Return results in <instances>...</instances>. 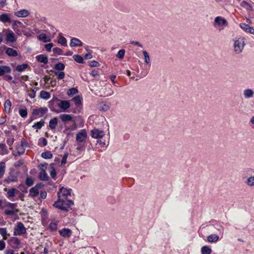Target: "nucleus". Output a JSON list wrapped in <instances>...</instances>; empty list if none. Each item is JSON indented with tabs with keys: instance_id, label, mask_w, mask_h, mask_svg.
<instances>
[{
	"instance_id": "22",
	"label": "nucleus",
	"mask_w": 254,
	"mask_h": 254,
	"mask_svg": "<svg viewBox=\"0 0 254 254\" xmlns=\"http://www.w3.org/2000/svg\"><path fill=\"white\" fill-rule=\"evenodd\" d=\"M26 144V142L23 141H21V144L16 147L17 154L18 155H21L24 153L25 149L24 148V145Z\"/></svg>"
},
{
	"instance_id": "39",
	"label": "nucleus",
	"mask_w": 254,
	"mask_h": 254,
	"mask_svg": "<svg viewBox=\"0 0 254 254\" xmlns=\"http://www.w3.org/2000/svg\"><path fill=\"white\" fill-rule=\"evenodd\" d=\"M5 170V164L3 162L0 163V178L3 176Z\"/></svg>"
},
{
	"instance_id": "32",
	"label": "nucleus",
	"mask_w": 254,
	"mask_h": 254,
	"mask_svg": "<svg viewBox=\"0 0 254 254\" xmlns=\"http://www.w3.org/2000/svg\"><path fill=\"white\" fill-rule=\"evenodd\" d=\"M240 5L248 10H252V5L245 0H243L240 3Z\"/></svg>"
},
{
	"instance_id": "34",
	"label": "nucleus",
	"mask_w": 254,
	"mask_h": 254,
	"mask_svg": "<svg viewBox=\"0 0 254 254\" xmlns=\"http://www.w3.org/2000/svg\"><path fill=\"white\" fill-rule=\"evenodd\" d=\"M40 98L44 99H48L50 98L51 95L50 93L48 92L45 91L44 90H42L40 93Z\"/></svg>"
},
{
	"instance_id": "1",
	"label": "nucleus",
	"mask_w": 254,
	"mask_h": 254,
	"mask_svg": "<svg viewBox=\"0 0 254 254\" xmlns=\"http://www.w3.org/2000/svg\"><path fill=\"white\" fill-rule=\"evenodd\" d=\"M49 107L51 111L60 113L64 111V100L54 98L49 102Z\"/></svg>"
},
{
	"instance_id": "57",
	"label": "nucleus",
	"mask_w": 254,
	"mask_h": 254,
	"mask_svg": "<svg viewBox=\"0 0 254 254\" xmlns=\"http://www.w3.org/2000/svg\"><path fill=\"white\" fill-rule=\"evenodd\" d=\"M60 160L58 158H56L54 160V163L50 164L51 168H53L54 165H60Z\"/></svg>"
},
{
	"instance_id": "48",
	"label": "nucleus",
	"mask_w": 254,
	"mask_h": 254,
	"mask_svg": "<svg viewBox=\"0 0 254 254\" xmlns=\"http://www.w3.org/2000/svg\"><path fill=\"white\" fill-rule=\"evenodd\" d=\"M54 69L55 70H64V64L59 63L55 64Z\"/></svg>"
},
{
	"instance_id": "63",
	"label": "nucleus",
	"mask_w": 254,
	"mask_h": 254,
	"mask_svg": "<svg viewBox=\"0 0 254 254\" xmlns=\"http://www.w3.org/2000/svg\"><path fill=\"white\" fill-rule=\"evenodd\" d=\"M53 47V44L52 43H49L48 44H46L45 46L46 50L48 52H50L51 51V49Z\"/></svg>"
},
{
	"instance_id": "23",
	"label": "nucleus",
	"mask_w": 254,
	"mask_h": 254,
	"mask_svg": "<svg viewBox=\"0 0 254 254\" xmlns=\"http://www.w3.org/2000/svg\"><path fill=\"white\" fill-rule=\"evenodd\" d=\"M37 61L39 62L46 64L48 62V57L45 55H39L36 57Z\"/></svg>"
},
{
	"instance_id": "19",
	"label": "nucleus",
	"mask_w": 254,
	"mask_h": 254,
	"mask_svg": "<svg viewBox=\"0 0 254 254\" xmlns=\"http://www.w3.org/2000/svg\"><path fill=\"white\" fill-rule=\"evenodd\" d=\"M82 45V42L77 38H72L70 40V46L71 47L81 46Z\"/></svg>"
},
{
	"instance_id": "46",
	"label": "nucleus",
	"mask_w": 254,
	"mask_h": 254,
	"mask_svg": "<svg viewBox=\"0 0 254 254\" xmlns=\"http://www.w3.org/2000/svg\"><path fill=\"white\" fill-rule=\"evenodd\" d=\"M125 54V50L124 49H122L118 51L117 54L116 55V57L120 59H122L124 58Z\"/></svg>"
},
{
	"instance_id": "6",
	"label": "nucleus",
	"mask_w": 254,
	"mask_h": 254,
	"mask_svg": "<svg viewBox=\"0 0 254 254\" xmlns=\"http://www.w3.org/2000/svg\"><path fill=\"white\" fill-rule=\"evenodd\" d=\"M245 45V40L243 38H239L235 40L234 43V50L235 52L238 54L242 53Z\"/></svg>"
},
{
	"instance_id": "15",
	"label": "nucleus",
	"mask_w": 254,
	"mask_h": 254,
	"mask_svg": "<svg viewBox=\"0 0 254 254\" xmlns=\"http://www.w3.org/2000/svg\"><path fill=\"white\" fill-rule=\"evenodd\" d=\"M5 40L7 42L14 43L16 41V38L15 36L14 33L12 31L9 30L6 34Z\"/></svg>"
},
{
	"instance_id": "45",
	"label": "nucleus",
	"mask_w": 254,
	"mask_h": 254,
	"mask_svg": "<svg viewBox=\"0 0 254 254\" xmlns=\"http://www.w3.org/2000/svg\"><path fill=\"white\" fill-rule=\"evenodd\" d=\"M51 71L54 72L55 74L58 76V78L59 79H64V71H60L59 70H52Z\"/></svg>"
},
{
	"instance_id": "53",
	"label": "nucleus",
	"mask_w": 254,
	"mask_h": 254,
	"mask_svg": "<svg viewBox=\"0 0 254 254\" xmlns=\"http://www.w3.org/2000/svg\"><path fill=\"white\" fill-rule=\"evenodd\" d=\"M72 231L68 229L64 228V238H69L72 235Z\"/></svg>"
},
{
	"instance_id": "41",
	"label": "nucleus",
	"mask_w": 254,
	"mask_h": 254,
	"mask_svg": "<svg viewBox=\"0 0 254 254\" xmlns=\"http://www.w3.org/2000/svg\"><path fill=\"white\" fill-rule=\"evenodd\" d=\"M12 78H13V77L11 75H10L9 74H5L3 77V79L4 80L8 81V82L11 81L12 83L16 84V82L14 80H12Z\"/></svg>"
},
{
	"instance_id": "10",
	"label": "nucleus",
	"mask_w": 254,
	"mask_h": 254,
	"mask_svg": "<svg viewBox=\"0 0 254 254\" xmlns=\"http://www.w3.org/2000/svg\"><path fill=\"white\" fill-rule=\"evenodd\" d=\"M226 25H227V22L224 18L221 16H217L215 17L213 24V26L215 27H216L217 26L222 27L223 26Z\"/></svg>"
},
{
	"instance_id": "56",
	"label": "nucleus",
	"mask_w": 254,
	"mask_h": 254,
	"mask_svg": "<svg viewBox=\"0 0 254 254\" xmlns=\"http://www.w3.org/2000/svg\"><path fill=\"white\" fill-rule=\"evenodd\" d=\"M53 51L55 54L59 55H62L63 50L59 48H54Z\"/></svg>"
},
{
	"instance_id": "64",
	"label": "nucleus",
	"mask_w": 254,
	"mask_h": 254,
	"mask_svg": "<svg viewBox=\"0 0 254 254\" xmlns=\"http://www.w3.org/2000/svg\"><path fill=\"white\" fill-rule=\"evenodd\" d=\"M47 193L45 190H42L40 192V198L45 199L47 197Z\"/></svg>"
},
{
	"instance_id": "30",
	"label": "nucleus",
	"mask_w": 254,
	"mask_h": 254,
	"mask_svg": "<svg viewBox=\"0 0 254 254\" xmlns=\"http://www.w3.org/2000/svg\"><path fill=\"white\" fill-rule=\"evenodd\" d=\"M219 237L216 234L209 235L207 238V240L209 243H215L218 241Z\"/></svg>"
},
{
	"instance_id": "11",
	"label": "nucleus",
	"mask_w": 254,
	"mask_h": 254,
	"mask_svg": "<svg viewBox=\"0 0 254 254\" xmlns=\"http://www.w3.org/2000/svg\"><path fill=\"white\" fill-rule=\"evenodd\" d=\"M48 111L46 107H41L38 109H34L32 111V115L33 116H39V117L43 116Z\"/></svg>"
},
{
	"instance_id": "58",
	"label": "nucleus",
	"mask_w": 254,
	"mask_h": 254,
	"mask_svg": "<svg viewBox=\"0 0 254 254\" xmlns=\"http://www.w3.org/2000/svg\"><path fill=\"white\" fill-rule=\"evenodd\" d=\"M14 141V139L13 136H12L11 138L9 137L7 138L6 143L9 146H11L13 144Z\"/></svg>"
},
{
	"instance_id": "38",
	"label": "nucleus",
	"mask_w": 254,
	"mask_h": 254,
	"mask_svg": "<svg viewBox=\"0 0 254 254\" xmlns=\"http://www.w3.org/2000/svg\"><path fill=\"white\" fill-rule=\"evenodd\" d=\"M246 183L249 187H254V175L249 177Z\"/></svg>"
},
{
	"instance_id": "44",
	"label": "nucleus",
	"mask_w": 254,
	"mask_h": 254,
	"mask_svg": "<svg viewBox=\"0 0 254 254\" xmlns=\"http://www.w3.org/2000/svg\"><path fill=\"white\" fill-rule=\"evenodd\" d=\"M144 57V62L146 64H150V59L148 53L146 51H143L142 52Z\"/></svg>"
},
{
	"instance_id": "24",
	"label": "nucleus",
	"mask_w": 254,
	"mask_h": 254,
	"mask_svg": "<svg viewBox=\"0 0 254 254\" xmlns=\"http://www.w3.org/2000/svg\"><path fill=\"white\" fill-rule=\"evenodd\" d=\"M243 95L245 98H250L254 96V91L251 89H246L243 91Z\"/></svg>"
},
{
	"instance_id": "47",
	"label": "nucleus",
	"mask_w": 254,
	"mask_h": 254,
	"mask_svg": "<svg viewBox=\"0 0 254 254\" xmlns=\"http://www.w3.org/2000/svg\"><path fill=\"white\" fill-rule=\"evenodd\" d=\"M19 113L22 118H26L27 116V111L26 109H21L19 110Z\"/></svg>"
},
{
	"instance_id": "14",
	"label": "nucleus",
	"mask_w": 254,
	"mask_h": 254,
	"mask_svg": "<svg viewBox=\"0 0 254 254\" xmlns=\"http://www.w3.org/2000/svg\"><path fill=\"white\" fill-rule=\"evenodd\" d=\"M11 71V68L10 66L8 65H0V76L10 73Z\"/></svg>"
},
{
	"instance_id": "25",
	"label": "nucleus",
	"mask_w": 254,
	"mask_h": 254,
	"mask_svg": "<svg viewBox=\"0 0 254 254\" xmlns=\"http://www.w3.org/2000/svg\"><path fill=\"white\" fill-rule=\"evenodd\" d=\"M39 191L36 188L32 187L29 190V196L32 197H35L38 196Z\"/></svg>"
},
{
	"instance_id": "51",
	"label": "nucleus",
	"mask_w": 254,
	"mask_h": 254,
	"mask_svg": "<svg viewBox=\"0 0 254 254\" xmlns=\"http://www.w3.org/2000/svg\"><path fill=\"white\" fill-rule=\"evenodd\" d=\"M39 89L38 87L32 89L29 94V96L31 98H34L36 96V91Z\"/></svg>"
},
{
	"instance_id": "28",
	"label": "nucleus",
	"mask_w": 254,
	"mask_h": 254,
	"mask_svg": "<svg viewBox=\"0 0 254 254\" xmlns=\"http://www.w3.org/2000/svg\"><path fill=\"white\" fill-rule=\"evenodd\" d=\"M110 108V104L106 102H101L99 104L100 110L107 111Z\"/></svg>"
},
{
	"instance_id": "9",
	"label": "nucleus",
	"mask_w": 254,
	"mask_h": 254,
	"mask_svg": "<svg viewBox=\"0 0 254 254\" xmlns=\"http://www.w3.org/2000/svg\"><path fill=\"white\" fill-rule=\"evenodd\" d=\"M105 132L103 130L98 128H94L91 131V135L92 138L99 139L105 135Z\"/></svg>"
},
{
	"instance_id": "40",
	"label": "nucleus",
	"mask_w": 254,
	"mask_h": 254,
	"mask_svg": "<svg viewBox=\"0 0 254 254\" xmlns=\"http://www.w3.org/2000/svg\"><path fill=\"white\" fill-rule=\"evenodd\" d=\"M73 58L74 60V61L78 63H79V64L84 63L83 58L80 55H75L73 56Z\"/></svg>"
},
{
	"instance_id": "50",
	"label": "nucleus",
	"mask_w": 254,
	"mask_h": 254,
	"mask_svg": "<svg viewBox=\"0 0 254 254\" xmlns=\"http://www.w3.org/2000/svg\"><path fill=\"white\" fill-rule=\"evenodd\" d=\"M25 184L27 187H30L34 184V181L31 177H27L25 181Z\"/></svg>"
},
{
	"instance_id": "2",
	"label": "nucleus",
	"mask_w": 254,
	"mask_h": 254,
	"mask_svg": "<svg viewBox=\"0 0 254 254\" xmlns=\"http://www.w3.org/2000/svg\"><path fill=\"white\" fill-rule=\"evenodd\" d=\"M74 116L64 114V132L67 130H74L76 128L75 120Z\"/></svg>"
},
{
	"instance_id": "42",
	"label": "nucleus",
	"mask_w": 254,
	"mask_h": 254,
	"mask_svg": "<svg viewBox=\"0 0 254 254\" xmlns=\"http://www.w3.org/2000/svg\"><path fill=\"white\" fill-rule=\"evenodd\" d=\"M38 145L44 147L47 145V140L44 137H41L39 139L38 141Z\"/></svg>"
},
{
	"instance_id": "35",
	"label": "nucleus",
	"mask_w": 254,
	"mask_h": 254,
	"mask_svg": "<svg viewBox=\"0 0 254 254\" xmlns=\"http://www.w3.org/2000/svg\"><path fill=\"white\" fill-rule=\"evenodd\" d=\"M44 124H45V122L44 121V120H41L40 122L35 123L33 125L32 127L36 129L37 130L40 129L44 126Z\"/></svg>"
},
{
	"instance_id": "61",
	"label": "nucleus",
	"mask_w": 254,
	"mask_h": 254,
	"mask_svg": "<svg viewBox=\"0 0 254 254\" xmlns=\"http://www.w3.org/2000/svg\"><path fill=\"white\" fill-rule=\"evenodd\" d=\"M70 105L68 101L64 100V112H68L67 109L70 107Z\"/></svg>"
},
{
	"instance_id": "62",
	"label": "nucleus",
	"mask_w": 254,
	"mask_h": 254,
	"mask_svg": "<svg viewBox=\"0 0 254 254\" xmlns=\"http://www.w3.org/2000/svg\"><path fill=\"white\" fill-rule=\"evenodd\" d=\"M90 75H91L93 77H96L99 76V72L96 70H92L90 73Z\"/></svg>"
},
{
	"instance_id": "59",
	"label": "nucleus",
	"mask_w": 254,
	"mask_h": 254,
	"mask_svg": "<svg viewBox=\"0 0 254 254\" xmlns=\"http://www.w3.org/2000/svg\"><path fill=\"white\" fill-rule=\"evenodd\" d=\"M106 89L108 90V92L107 93H105V96H110L114 94L113 90L110 87H106Z\"/></svg>"
},
{
	"instance_id": "31",
	"label": "nucleus",
	"mask_w": 254,
	"mask_h": 254,
	"mask_svg": "<svg viewBox=\"0 0 254 254\" xmlns=\"http://www.w3.org/2000/svg\"><path fill=\"white\" fill-rule=\"evenodd\" d=\"M78 91L76 88H71L67 91V94L69 97H72L74 95L78 93Z\"/></svg>"
},
{
	"instance_id": "29",
	"label": "nucleus",
	"mask_w": 254,
	"mask_h": 254,
	"mask_svg": "<svg viewBox=\"0 0 254 254\" xmlns=\"http://www.w3.org/2000/svg\"><path fill=\"white\" fill-rule=\"evenodd\" d=\"M17 180L16 176L11 175L4 180V182L6 183L7 184H9L11 182H16L17 181Z\"/></svg>"
},
{
	"instance_id": "3",
	"label": "nucleus",
	"mask_w": 254,
	"mask_h": 254,
	"mask_svg": "<svg viewBox=\"0 0 254 254\" xmlns=\"http://www.w3.org/2000/svg\"><path fill=\"white\" fill-rule=\"evenodd\" d=\"M17 204L16 203L7 202L4 208H8L4 210V214L7 216L15 215L17 214L19 210L16 208Z\"/></svg>"
},
{
	"instance_id": "27",
	"label": "nucleus",
	"mask_w": 254,
	"mask_h": 254,
	"mask_svg": "<svg viewBox=\"0 0 254 254\" xmlns=\"http://www.w3.org/2000/svg\"><path fill=\"white\" fill-rule=\"evenodd\" d=\"M39 179L42 181H48L49 180V176L46 172L45 170H43V169L40 171L39 175Z\"/></svg>"
},
{
	"instance_id": "60",
	"label": "nucleus",
	"mask_w": 254,
	"mask_h": 254,
	"mask_svg": "<svg viewBox=\"0 0 254 254\" xmlns=\"http://www.w3.org/2000/svg\"><path fill=\"white\" fill-rule=\"evenodd\" d=\"M89 65L91 67H97L99 66V64L97 61H92L89 63Z\"/></svg>"
},
{
	"instance_id": "36",
	"label": "nucleus",
	"mask_w": 254,
	"mask_h": 254,
	"mask_svg": "<svg viewBox=\"0 0 254 254\" xmlns=\"http://www.w3.org/2000/svg\"><path fill=\"white\" fill-rule=\"evenodd\" d=\"M201 252L202 254H210L212 250L208 246H204L201 248Z\"/></svg>"
},
{
	"instance_id": "33",
	"label": "nucleus",
	"mask_w": 254,
	"mask_h": 254,
	"mask_svg": "<svg viewBox=\"0 0 254 254\" xmlns=\"http://www.w3.org/2000/svg\"><path fill=\"white\" fill-rule=\"evenodd\" d=\"M11 106V102L9 100H6L5 101L4 106L5 109V112L6 113H9L10 111V107Z\"/></svg>"
},
{
	"instance_id": "17",
	"label": "nucleus",
	"mask_w": 254,
	"mask_h": 254,
	"mask_svg": "<svg viewBox=\"0 0 254 254\" xmlns=\"http://www.w3.org/2000/svg\"><path fill=\"white\" fill-rule=\"evenodd\" d=\"M30 14V12L27 9H21L14 13V15L18 17H26Z\"/></svg>"
},
{
	"instance_id": "7",
	"label": "nucleus",
	"mask_w": 254,
	"mask_h": 254,
	"mask_svg": "<svg viewBox=\"0 0 254 254\" xmlns=\"http://www.w3.org/2000/svg\"><path fill=\"white\" fill-rule=\"evenodd\" d=\"M82 97L81 96L77 95L75 96L74 97H73L71 101H73L74 103L75 106L76 107V108L73 109L71 110V112L73 113H76L77 112V109L80 108L82 106Z\"/></svg>"
},
{
	"instance_id": "16",
	"label": "nucleus",
	"mask_w": 254,
	"mask_h": 254,
	"mask_svg": "<svg viewBox=\"0 0 254 254\" xmlns=\"http://www.w3.org/2000/svg\"><path fill=\"white\" fill-rule=\"evenodd\" d=\"M74 195L72 192V190L71 189H65L64 188V200L69 199H72L74 200Z\"/></svg>"
},
{
	"instance_id": "43",
	"label": "nucleus",
	"mask_w": 254,
	"mask_h": 254,
	"mask_svg": "<svg viewBox=\"0 0 254 254\" xmlns=\"http://www.w3.org/2000/svg\"><path fill=\"white\" fill-rule=\"evenodd\" d=\"M41 156L44 159H50L53 157V154L50 151H46L41 154Z\"/></svg>"
},
{
	"instance_id": "5",
	"label": "nucleus",
	"mask_w": 254,
	"mask_h": 254,
	"mask_svg": "<svg viewBox=\"0 0 254 254\" xmlns=\"http://www.w3.org/2000/svg\"><path fill=\"white\" fill-rule=\"evenodd\" d=\"M73 200L72 199L64 200V212L71 210L69 213L70 217H74L75 214V210L73 209L74 206Z\"/></svg>"
},
{
	"instance_id": "12",
	"label": "nucleus",
	"mask_w": 254,
	"mask_h": 254,
	"mask_svg": "<svg viewBox=\"0 0 254 254\" xmlns=\"http://www.w3.org/2000/svg\"><path fill=\"white\" fill-rule=\"evenodd\" d=\"M87 134L85 129H81L76 135V139L78 142L85 141L87 138Z\"/></svg>"
},
{
	"instance_id": "54",
	"label": "nucleus",
	"mask_w": 254,
	"mask_h": 254,
	"mask_svg": "<svg viewBox=\"0 0 254 254\" xmlns=\"http://www.w3.org/2000/svg\"><path fill=\"white\" fill-rule=\"evenodd\" d=\"M0 148L3 152L4 154H6L8 153V150L5 144L0 143Z\"/></svg>"
},
{
	"instance_id": "13",
	"label": "nucleus",
	"mask_w": 254,
	"mask_h": 254,
	"mask_svg": "<svg viewBox=\"0 0 254 254\" xmlns=\"http://www.w3.org/2000/svg\"><path fill=\"white\" fill-rule=\"evenodd\" d=\"M3 48L4 50H5V53L9 57H16L18 55L17 52L11 48H8L6 46H3Z\"/></svg>"
},
{
	"instance_id": "18",
	"label": "nucleus",
	"mask_w": 254,
	"mask_h": 254,
	"mask_svg": "<svg viewBox=\"0 0 254 254\" xmlns=\"http://www.w3.org/2000/svg\"><path fill=\"white\" fill-rule=\"evenodd\" d=\"M53 206L59 210H64V199L59 198L54 203Z\"/></svg>"
},
{
	"instance_id": "21",
	"label": "nucleus",
	"mask_w": 254,
	"mask_h": 254,
	"mask_svg": "<svg viewBox=\"0 0 254 254\" xmlns=\"http://www.w3.org/2000/svg\"><path fill=\"white\" fill-rule=\"evenodd\" d=\"M0 21L3 23H11V18L6 13H3L0 15Z\"/></svg>"
},
{
	"instance_id": "49",
	"label": "nucleus",
	"mask_w": 254,
	"mask_h": 254,
	"mask_svg": "<svg viewBox=\"0 0 254 254\" xmlns=\"http://www.w3.org/2000/svg\"><path fill=\"white\" fill-rule=\"evenodd\" d=\"M0 234L5 239L7 235L6 228H0Z\"/></svg>"
},
{
	"instance_id": "4",
	"label": "nucleus",
	"mask_w": 254,
	"mask_h": 254,
	"mask_svg": "<svg viewBox=\"0 0 254 254\" xmlns=\"http://www.w3.org/2000/svg\"><path fill=\"white\" fill-rule=\"evenodd\" d=\"M26 233V228L21 222H17L14 228V236H21Z\"/></svg>"
},
{
	"instance_id": "26",
	"label": "nucleus",
	"mask_w": 254,
	"mask_h": 254,
	"mask_svg": "<svg viewBox=\"0 0 254 254\" xmlns=\"http://www.w3.org/2000/svg\"><path fill=\"white\" fill-rule=\"evenodd\" d=\"M28 67L30 68L29 64L25 63L22 64L17 65L15 67V70L18 72H22Z\"/></svg>"
},
{
	"instance_id": "52",
	"label": "nucleus",
	"mask_w": 254,
	"mask_h": 254,
	"mask_svg": "<svg viewBox=\"0 0 254 254\" xmlns=\"http://www.w3.org/2000/svg\"><path fill=\"white\" fill-rule=\"evenodd\" d=\"M18 188L23 193L27 192V187L23 184H20Z\"/></svg>"
},
{
	"instance_id": "20",
	"label": "nucleus",
	"mask_w": 254,
	"mask_h": 254,
	"mask_svg": "<svg viewBox=\"0 0 254 254\" xmlns=\"http://www.w3.org/2000/svg\"><path fill=\"white\" fill-rule=\"evenodd\" d=\"M19 190L16 189L14 188H12L11 189H8L7 191L6 196L8 198H10L13 197L15 194L19 192Z\"/></svg>"
},
{
	"instance_id": "55",
	"label": "nucleus",
	"mask_w": 254,
	"mask_h": 254,
	"mask_svg": "<svg viewBox=\"0 0 254 254\" xmlns=\"http://www.w3.org/2000/svg\"><path fill=\"white\" fill-rule=\"evenodd\" d=\"M49 228L52 231H56L57 229V224L55 222L50 223Z\"/></svg>"
},
{
	"instance_id": "37",
	"label": "nucleus",
	"mask_w": 254,
	"mask_h": 254,
	"mask_svg": "<svg viewBox=\"0 0 254 254\" xmlns=\"http://www.w3.org/2000/svg\"><path fill=\"white\" fill-rule=\"evenodd\" d=\"M58 124L57 119L56 118H54L51 119L49 122V127L51 129H55Z\"/></svg>"
},
{
	"instance_id": "8",
	"label": "nucleus",
	"mask_w": 254,
	"mask_h": 254,
	"mask_svg": "<svg viewBox=\"0 0 254 254\" xmlns=\"http://www.w3.org/2000/svg\"><path fill=\"white\" fill-rule=\"evenodd\" d=\"M8 244L13 249H18L20 247L21 241L17 237H12L8 240Z\"/></svg>"
}]
</instances>
